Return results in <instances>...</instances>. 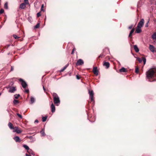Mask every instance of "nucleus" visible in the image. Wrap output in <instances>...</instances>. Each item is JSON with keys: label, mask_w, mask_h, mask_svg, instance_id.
I'll list each match as a JSON object with an SVG mask.
<instances>
[{"label": "nucleus", "mask_w": 156, "mask_h": 156, "mask_svg": "<svg viewBox=\"0 0 156 156\" xmlns=\"http://www.w3.org/2000/svg\"><path fill=\"white\" fill-rule=\"evenodd\" d=\"M41 134L43 136L45 135V133L44 132V130L43 129H42L40 132Z\"/></svg>", "instance_id": "cd10ccee"}, {"label": "nucleus", "mask_w": 156, "mask_h": 156, "mask_svg": "<svg viewBox=\"0 0 156 156\" xmlns=\"http://www.w3.org/2000/svg\"><path fill=\"white\" fill-rule=\"evenodd\" d=\"M13 103L14 104L16 105L18 104L19 103V101L16 99H14L13 101Z\"/></svg>", "instance_id": "b1692460"}, {"label": "nucleus", "mask_w": 156, "mask_h": 156, "mask_svg": "<svg viewBox=\"0 0 156 156\" xmlns=\"http://www.w3.org/2000/svg\"><path fill=\"white\" fill-rule=\"evenodd\" d=\"M41 11H43V8H41Z\"/></svg>", "instance_id": "603ef678"}, {"label": "nucleus", "mask_w": 156, "mask_h": 156, "mask_svg": "<svg viewBox=\"0 0 156 156\" xmlns=\"http://www.w3.org/2000/svg\"><path fill=\"white\" fill-rule=\"evenodd\" d=\"M1 93H0V96L1 95Z\"/></svg>", "instance_id": "5fc2aeb1"}, {"label": "nucleus", "mask_w": 156, "mask_h": 156, "mask_svg": "<svg viewBox=\"0 0 156 156\" xmlns=\"http://www.w3.org/2000/svg\"><path fill=\"white\" fill-rule=\"evenodd\" d=\"M17 115L20 119L22 118V116L19 113H17L16 114Z\"/></svg>", "instance_id": "72a5a7b5"}, {"label": "nucleus", "mask_w": 156, "mask_h": 156, "mask_svg": "<svg viewBox=\"0 0 156 156\" xmlns=\"http://www.w3.org/2000/svg\"><path fill=\"white\" fill-rule=\"evenodd\" d=\"M26 156H31V155H30L28 154H26Z\"/></svg>", "instance_id": "de8ad7c7"}, {"label": "nucleus", "mask_w": 156, "mask_h": 156, "mask_svg": "<svg viewBox=\"0 0 156 156\" xmlns=\"http://www.w3.org/2000/svg\"><path fill=\"white\" fill-rule=\"evenodd\" d=\"M44 6V5L43 4L41 5V8H43Z\"/></svg>", "instance_id": "8fccbe9b"}, {"label": "nucleus", "mask_w": 156, "mask_h": 156, "mask_svg": "<svg viewBox=\"0 0 156 156\" xmlns=\"http://www.w3.org/2000/svg\"><path fill=\"white\" fill-rule=\"evenodd\" d=\"M19 80L20 82H21V85L24 88H26L27 87V84L22 79L20 78Z\"/></svg>", "instance_id": "7ed1b4c3"}, {"label": "nucleus", "mask_w": 156, "mask_h": 156, "mask_svg": "<svg viewBox=\"0 0 156 156\" xmlns=\"http://www.w3.org/2000/svg\"><path fill=\"white\" fill-rule=\"evenodd\" d=\"M23 146L26 150H27V151H28L30 149L29 147L26 145H23Z\"/></svg>", "instance_id": "393cba45"}, {"label": "nucleus", "mask_w": 156, "mask_h": 156, "mask_svg": "<svg viewBox=\"0 0 156 156\" xmlns=\"http://www.w3.org/2000/svg\"><path fill=\"white\" fill-rule=\"evenodd\" d=\"M23 131L20 129L19 128L17 127H15V129L13 130V132H16L18 133H20L22 132Z\"/></svg>", "instance_id": "39448f33"}, {"label": "nucleus", "mask_w": 156, "mask_h": 156, "mask_svg": "<svg viewBox=\"0 0 156 156\" xmlns=\"http://www.w3.org/2000/svg\"><path fill=\"white\" fill-rule=\"evenodd\" d=\"M90 102L93 101L94 100V96H90Z\"/></svg>", "instance_id": "2f4dec72"}, {"label": "nucleus", "mask_w": 156, "mask_h": 156, "mask_svg": "<svg viewBox=\"0 0 156 156\" xmlns=\"http://www.w3.org/2000/svg\"><path fill=\"white\" fill-rule=\"evenodd\" d=\"M149 20H148L147 21V23L146 24L145 26L146 27H147L148 26V23L149 22Z\"/></svg>", "instance_id": "58836bf2"}, {"label": "nucleus", "mask_w": 156, "mask_h": 156, "mask_svg": "<svg viewBox=\"0 0 156 156\" xmlns=\"http://www.w3.org/2000/svg\"><path fill=\"white\" fill-rule=\"evenodd\" d=\"M144 23V20L143 19H141L138 24L137 27L141 28L143 26Z\"/></svg>", "instance_id": "20e7f679"}, {"label": "nucleus", "mask_w": 156, "mask_h": 156, "mask_svg": "<svg viewBox=\"0 0 156 156\" xmlns=\"http://www.w3.org/2000/svg\"><path fill=\"white\" fill-rule=\"evenodd\" d=\"M20 95L19 94H16L14 95V96L15 97V98L16 99H18V98L20 96Z\"/></svg>", "instance_id": "c756f323"}, {"label": "nucleus", "mask_w": 156, "mask_h": 156, "mask_svg": "<svg viewBox=\"0 0 156 156\" xmlns=\"http://www.w3.org/2000/svg\"><path fill=\"white\" fill-rule=\"evenodd\" d=\"M142 30L141 28H139L138 27H137V28L136 29L135 33H139L141 32Z\"/></svg>", "instance_id": "dca6fc26"}, {"label": "nucleus", "mask_w": 156, "mask_h": 156, "mask_svg": "<svg viewBox=\"0 0 156 156\" xmlns=\"http://www.w3.org/2000/svg\"><path fill=\"white\" fill-rule=\"evenodd\" d=\"M16 90L15 87H11L9 88V92L11 93H13Z\"/></svg>", "instance_id": "1a4fd4ad"}, {"label": "nucleus", "mask_w": 156, "mask_h": 156, "mask_svg": "<svg viewBox=\"0 0 156 156\" xmlns=\"http://www.w3.org/2000/svg\"><path fill=\"white\" fill-rule=\"evenodd\" d=\"M51 111L52 113L54 112L55 111V106L53 103H52L51 105Z\"/></svg>", "instance_id": "ddd939ff"}, {"label": "nucleus", "mask_w": 156, "mask_h": 156, "mask_svg": "<svg viewBox=\"0 0 156 156\" xmlns=\"http://www.w3.org/2000/svg\"><path fill=\"white\" fill-rule=\"evenodd\" d=\"M104 55L103 54H101L98 58L97 59L98 60L99 58H102L103 57Z\"/></svg>", "instance_id": "473e14b6"}, {"label": "nucleus", "mask_w": 156, "mask_h": 156, "mask_svg": "<svg viewBox=\"0 0 156 156\" xmlns=\"http://www.w3.org/2000/svg\"><path fill=\"white\" fill-rule=\"evenodd\" d=\"M135 72L136 73H139V68L138 66H136Z\"/></svg>", "instance_id": "4be33fe9"}, {"label": "nucleus", "mask_w": 156, "mask_h": 156, "mask_svg": "<svg viewBox=\"0 0 156 156\" xmlns=\"http://www.w3.org/2000/svg\"><path fill=\"white\" fill-rule=\"evenodd\" d=\"M133 27V25H131V26H130L129 27L128 29H132Z\"/></svg>", "instance_id": "79ce46f5"}, {"label": "nucleus", "mask_w": 156, "mask_h": 156, "mask_svg": "<svg viewBox=\"0 0 156 156\" xmlns=\"http://www.w3.org/2000/svg\"><path fill=\"white\" fill-rule=\"evenodd\" d=\"M103 65L105 66L106 69H108L109 67L110 63L108 62H104Z\"/></svg>", "instance_id": "9d476101"}, {"label": "nucleus", "mask_w": 156, "mask_h": 156, "mask_svg": "<svg viewBox=\"0 0 156 156\" xmlns=\"http://www.w3.org/2000/svg\"><path fill=\"white\" fill-rule=\"evenodd\" d=\"M119 71L120 72H126L128 70L127 69L124 68L123 67H122L121 69H119Z\"/></svg>", "instance_id": "f8f14e48"}, {"label": "nucleus", "mask_w": 156, "mask_h": 156, "mask_svg": "<svg viewBox=\"0 0 156 156\" xmlns=\"http://www.w3.org/2000/svg\"><path fill=\"white\" fill-rule=\"evenodd\" d=\"M137 60L140 62H141L142 61V59H140V58H137Z\"/></svg>", "instance_id": "7c9ffc66"}, {"label": "nucleus", "mask_w": 156, "mask_h": 156, "mask_svg": "<svg viewBox=\"0 0 156 156\" xmlns=\"http://www.w3.org/2000/svg\"><path fill=\"white\" fill-rule=\"evenodd\" d=\"M152 38L154 40H156V32L154 33L152 35Z\"/></svg>", "instance_id": "aec40b11"}, {"label": "nucleus", "mask_w": 156, "mask_h": 156, "mask_svg": "<svg viewBox=\"0 0 156 156\" xmlns=\"http://www.w3.org/2000/svg\"><path fill=\"white\" fill-rule=\"evenodd\" d=\"M25 92L27 93H29V90L28 89H27V90H25Z\"/></svg>", "instance_id": "a18cd8bd"}, {"label": "nucleus", "mask_w": 156, "mask_h": 156, "mask_svg": "<svg viewBox=\"0 0 156 156\" xmlns=\"http://www.w3.org/2000/svg\"><path fill=\"white\" fill-rule=\"evenodd\" d=\"M47 119V116H44L42 118V120L43 122H45Z\"/></svg>", "instance_id": "bb28decb"}, {"label": "nucleus", "mask_w": 156, "mask_h": 156, "mask_svg": "<svg viewBox=\"0 0 156 156\" xmlns=\"http://www.w3.org/2000/svg\"><path fill=\"white\" fill-rule=\"evenodd\" d=\"M52 95L53 96L54 103L56 105L58 106L60 101L58 95L57 94L55 93H52Z\"/></svg>", "instance_id": "f03ea898"}, {"label": "nucleus", "mask_w": 156, "mask_h": 156, "mask_svg": "<svg viewBox=\"0 0 156 156\" xmlns=\"http://www.w3.org/2000/svg\"><path fill=\"white\" fill-rule=\"evenodd\" d=\"M13 37L15 39H18L19 38V37H17L16 35H13Z\"/></svg>", "instance_id": "c9c22d12"}, {"label": "nucleus", "mask_w": 156, "mask_h": 156, "mask_svg": "<svg viewBox=\"0 0 156 156\" xmlns=\"http://www.w3.org/2000/svg\"><path fill=\"white\" fill-rule=\"evenodd\" d=\"M75 50V48H74L73 49V50L72 51V52L71 53V54H73V53H74V51Z\"/></svg>", "instance_id": "37998d69"}, {"label": "nucleus", "mask_w": 156, "mask_h": 156, "mask_svg": "<svg viewBox=\"0 0 156 156\" xmlns=\"http://www.w3.org/2000/svg\"><path fill=\"white\" fill-rule=\"evenodd\" d=\"M4 7L6 9H7L8 8V3L7 2H6L5 3L4 5Z\"/></svg>", "instance_id": "f704fd0d"}, {"label": "nucleus", "mask_w": 156, "mask_h": 156, "mask_svg": "<svg viewBox=\"0 0 156 156\" xmlns=\"http://www.w3.org/2000/svg\"><path fill=\"white\" fill-rule=\"evenodd\" d=\"M142 58L143 60L142 61H143L144 62V65L145 64L146 62V59L144 57H142Z\"/></svg>", "instance_id": "a878e982"}, {"label": "nucleus", "mask_w": 156, "mask_h": 156, "mask_svg": "<svg viewBox=\"0 0 156 156\" xmlns=\"http://www.w3.org/2000/svg\"><path fill=\"white\" fill-rule=\"evenodd\" d=\"M149 49L153 52H154L155 51V47L153 45L151 44H149Z\"/></svg>", "instance_id": "6e6552de"}, {"label": "nucleus", "mask_w": 156, "mask_h": 156, "mask_svg": "<svg viewBox=\"0 0 156 156\" xmlns=\"http://www.w3.org/2000/svg\"><path fill=\"white\" fill-rule=\"evenodd\" d=\"M134 29L133 28L130 31V32L129 35V37H131L133 33L134 32Z\"/></svg>", "instance_id": "f3484780"}, {"label": "nucleus", "mask_w": 156, "mask_h": 156, "mask_svg": "<svg viewBox=\"0 0 156 156\" xmlns=\"http://www.w3.org/2000/svg\"><path fill=\"white\" fill-rule=\"evenodd\" d=\"M93 72L94 73L96 76H97L98 75V71L97 70V67L95 66L93 67Z\"/></svg>", "instance_id": "0eeeda50"}, {"label": "nucleus", "mask_w": 156, "mask_h": 156, "mask_svg": "<svg viewBox=\"0 0 156 156\" xmlns=\"http://www.w3.org/2000/svg\"><path fill=\"white\" fill-rule=\"evenodd\" d=\"M41 16V14L40 12H39L37 13V17H39Z\"/></svg>", "instance_id": "a19ab883"}, {"label": "nucleus", "mask_w": 156, "mask_h": 156, "mask_svg": "<svg viewBox=\"0 0 156 156\" xmlns=\"http://www.w3.org/2000/svg\"><path fill=\"white\" fill-rule=\"evenodd\" d=\"M146 77L149 81H156V69H150L146 72Z\"/></svg>", "instance_id": "f257e3e1"}, {"label": "nucleus", "mask_w": 156, "mask_h": 156, "mask_svg": "<svg viewBox=\"0 0 156 156\" xmlns=\"http://www.w3.org/2000/svg\"><path fill=\"white\" fill-rule=\"evenodd\" d=\"M38 120L37 119H36L35 121V122H37V123H38Z\"/></svg>", "instance_id": "09e8293b"}, {"label": "nucleus", "mask_w": 156, "mask_h": 156, "mask_svg": "<svg viewBox=\"0 0 156 156\" xmlns=\"http://www.w3.org/2000/svg\"><path fill=\"white\" fill-rule=\"evenodd\" d=\"M40 23H37L35 26L34 28H38L40 26Z\"/></svg>", "instance_id": "c85d7f7f"}, {"label": "nucleus", "mask_w": 156, "mask_h": 156, "mask_svg": "<svg viewBox=\"0 0 156 156\" xmlns=\"http://www.w3.org/2000/svg\"><path fill=\"white\" fill-rule=\"evenodd\" d=\"M76 78L78 80H79L80 79V77L78 75H76Z\"/></svg>", "instance_id": "c03bdc74"}, {"label": "nucleus", "mask_w": 156, "mask_h": 156, "mask_svg": "<svg viewBox=\"0 0 156 156\" xmlns=\"http://www.w3.org/2000/svg\"><path fill=\"white\" fill-rule=\"evenodd\" d=\"M4 12V10L3 9H1L0 10V14L3 13Z\"/></svg>", "instance_id": "e433bc0d"}, {"label": "nucleus", "mask_w": 156, "mask_h": 156, "mask_svg": "<svg viewBox=\"0 0 156 156\" xmlns=\"http://www.w3.org/2000/svg\"><path fill=\"white\" fill-rule=\"evenodd\" d=\"M89 93L90 95V96H94V93L93 92V91L92 90L91 91L89 90Z\"/></svg>", "instance_id": "5701e85b"}, {"label": "nucleus", "mask_w": 156, "mask_h": 156, "mask_svg": "<svg viewBox=\"0 0 156 156\" xmlns=\"http://www.w3.org/2000/svg\"><path fill=\"white\" fill-rule=\"evenodd\" d=\"M8 126L11 129H15V127H13L12 124L10 122H9L8 123Z\"/></svg>", "instance_id": "2eb2a0df"}, {"label": "nucleus", "mask_w": 156, "mask_h": 156, "mask_svg": "<svg viewBox=\"0 0 156 156\" xmlns=\"http://www.w3.org/2000/svg\"><path fill=\"white\" fill-rule=\"evenodd\" d=\"M13 139L16 142H20L21 140L20 138L18 136H16L13 138Z\"/></svg>", "instance_id": "9b49d317"}, {"label": "nucleus", "mask_w": 156, "mask_h": 156, "mask_svg": "<svg viewBox=\"0 0 156 156\" xmlns=\"http://www.w3.org/2000/svg\"><path fill=\"white\" fill-rule=\"evenodd\" d=\"M67 66H65L61 70V72H63L64 71L66 68Z\"/></svg>", "instance_id": "4c0bfd02"}, {"label": "nucleus", "mask_w": 156, "mask_h": 156, "mask_svg": "<svg viewBox=\"0 0 156 156\" xmlns=\"http://www.w3.org/2000/svg\"><path fill=\"white\" fill-rule=\"evenodd\" d=\"M83 64L84 62L83 61L82 59H80L77 60L76 63V66L82 65Z\"/></svg>", "instance_id": "423d86ee"}, {"label": "nucleus", "mask_w": 156, "mask_h": 156, "mask_svg": "<svg viewBox=\"0 0 156 156\" xmlns=\"http://www.w3.org/2000/svg\"><path fill=\"white\" fill-rule=\"evenodd\" d=\"M27 4L24 3H23L20 4V8L21 9H24L26 7V5Z\"/></svg>", "instance_id": "4468645a"}, {"label": "nucleus", "mask_w": 156, "mask_h": 156, "mask_svg": "<svg viewBox=\"0 0 156 156\" xmlns=\"http://www.w3.org/2000/svg\"><path fill=\"white\" fill-rule=\"evenodd\" d=\"M43 89H44V91H45V88H44V86H43Z\"/></svg>", "instance_id": "3c124183"}, {"label": "nucleus", "mask_w": 156, "mask_h": 156, "mask_svg": "<svg viewBox=\"0 0 156 156\" xmlns=\"http://www.w3.org/2000/svg\"><path fill=\"white\" fill-rule=\"evenodd\" d=\"M35 99L33 97H31L30 98V103L31 104H32L33 103H34V101H35Z\"/></svg>", "instance_id": "6ab92c4d"}, {"label": "nucleus", "mask_w": 156, "mask_h": 156, "mask_svg": "<svg viewBox=\"0 0 156 156\" xmlns=\"http://www.w3.org/2000/svg\"><path fill=\"white\" fill-rule=\"evenodd\" d=\"M134 49L136 52H138L139 51V49L137 47L136 45H133Z\"/></svg>", "instance_id": "a211bd4d"}, {"label": "nucleus", "mask_w": 156, "mask_h": 156, "mask_svg": "<svg viewBox=\"0 0 156 156\" xmlns=\"http://www.w3.org/2000/svg\"><path fill=\"white\" fill-rule=\"evenodd\" d=\"M24 1V3L26 4H28V0H23Z\"/></svg>", "instance_id": "ea45409f"}, {"label": "nucleus", "mask_w": 156, "mask_h": 156, "mask_svg": "<svg viewBox=\"0 0 156 156\" xmlns=\"http://www.w3.org/2000/svg\"><path fill=\"white\" fill-rule=\"evenodd\" d=\"M9 46V45H8L7 47H8Z\"/></svg>", "instance_id": "864d4df0"}, {"label": "nucleus", "mask_w": 156, "mask_h": 156, "mask_svg": "<svg viewBox=\"0 0 156 156\" xmlns=\"http://www.w3.org/2000/svg\"><path fill=\"white\" fill-rule=\"evenodd\" d=\"M14 68L13 66L11 67V71H12L13 70Z\"/></svg>", "instance_id": "49530a36"}, {"label": "nucleus", "mask_w": 156, "mask_h": 156, "mask_svg": "<svg viewBox=\"0 0 156 156\" xmlns=\"http://www.w3.org/2000/svg\"><path fill=\"white\" fill-rule=\"evenodd\" d=\"M27 151L29 154L34 155V152L31 149H30L28 151Z\"/></svg>", "instance_id": "412c9836"}]
</instances>
